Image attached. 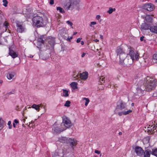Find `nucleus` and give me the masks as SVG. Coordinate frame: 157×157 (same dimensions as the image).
Listing matches in <instances>:
<instances>
[{"label": "nucleus", "mask_w": 157, "mask_h": 157, "mask_svg": "<svg viewBox=\"0 0 157 157\" xmlns=\"http://www.w3.org/2000/svg\"><path fill=\"white\" fill-rule=\"evenodd\" d=\"M147 83L145 87L143 84V81L140 80L138 82L137 85V87L136 88L137 93L140 94H142L144 90H146L148 91H150L154 89L156 86L157 84V81L156 80H147Z\"/></svg>", "instance_id": "1"}, {"label": "nucleus", "mask_w": 157, "mask_h": 157, "mask_svg": "<svg viewBox=\"0 0 157 157\" xmlns=\"http://www.w3.org/2000/svg\"><path fill=\"white\" fill-rule=\"evenodd\" d=\"M129 49V52L127 54L128 57L129 56L131 60L128 61L129 64H131L134 61L138 60L139 56V54L138 51H135L133 48H130Z\"/></svg>", "instance_id": "2"}, {"label": "nucleus", "mask_w": 157, "mask_h": 157, "mask_svg": "<svg viewBox=\"0 0 157 157\" xmlns=\"http://www.w3.org/2000/svg\"><path fill=\"white\" fill-rule=\"evenodd\" d=\"M116 52L117 56H119L120 58V63L121 64L126 65L128 63L125 59L126 57L125 53L122 49L120 47H118L116 50Z\"/></svg>", "instance_id": "3"}, {"label": "nucleus", "mask_w": 157, "mask_h": 157, "mask_svg": "<svg viewBox=\"0 0 157 157\" xmlns=\"http://www.w3.org/2000/svg\"><path fill=\"white\" fill-rule=\"evenodd\" d=\"M33 21L34 25L40 27L42 26L43 24V18L39 16H36L33 18Z\"/></svg>", "instance_id": "4"}, {"label": "nucleus", "mask_w": 157, "mask_h": 157, "mask_svg": "<svg viewBox=\"0 0 157 157\" xmlns=\"http://www.w3.org/2000/svg\"><path fill=\"white\" fill-rule=\"evenodd\" d=\"M35 109L37 112H39L40 110V108H43L44 110H46V106L45 103H40L38 105L33 104L31 107Z\"/></svg>", "instance_id": "5"}, {"label": "nucleus", "mask_w": 157, "mask_h": 157, "mask_svg": "<svg viewBox=\"0 0 157 157\" xmlns=\"http://www.w3.org/2000/svg\"><path fill=\"white\" fill-rule=\"evenodd\" d=\"M71 122L70 120L67 118H64L63 119V122L61 124V126L65 128L70 127L71 126Z\"/></svg>", "instance_id": "6"}, {"label": "nucleus", "mask_w": 157, "mask_h": 157, "mask_svg": "<svg viewBox=\"0 0 157 157\" xmlns=\"http://www.w3.org/2000/svg\"><path fill=\"white\" fill-rule=\"evenodd\" d=\"M126 106V104L125 103L122 101L120 102L117 106L115 112L116 113H117L118 111L122 110L125 108Z\"/></svg>", "instance_id": "7"}, {"label": "nucleus", "mask_w": 157, "mask_h": 157, "mask_svg": "<svg viewBox=\"0 0 157 157\" xmlns=\"http://www.w3.org/2000/svg\"><path fill=\"white\" fill-rule=\"evenodd\" d=\"M142 8L149 11H153L154 9L153 5L150 3L144 4L142 6Z\"/></svg>", "instance_id": "8"}, {"label": "nucleus", "mask_w": 157, "mask_h": 157, "mask_svg": "<svg viewBox=\"0 0 157 157\" xmlns=\"http://www.w3.org/2000/svg\"><path fill=\"white\" fill-rule=\"evenodd\" d=\"M17 31L18 32L22 33L25 31V26L22 24L20 23H17Z\"/></svg>", "instance_id": "9"}, {"label": "nucleus", "mask_w": 157, "mask_h": 157, "mask_svg": "<svg viewBox=\"0 0 157 157\" xmlns=\"http://www.w3.org/2000/svg\"><path fill=\"white\" fill-rule=\"evenodd\" d=\"M53 127L54 128L53 129L54 131L57 133H60L61 131L65 130V128L61 126V124L60 125H59L57 126H56V124H54Z\"/></svg>", "instance_id": "10"}, {"label": "nucleus", "mask_w": 157, "mask_h": 157, "mask_svg": "<svg viewBox=\"0 0 157 157\" xmlns=\"http://www.w3.org/2000/svg\"><path fill=\"white\" fill-rule=\"evenodd\" d=\"M70 1V3H67L66 5L68 6V9H70L71 6L74 7L77 6L78 4V0H69Z\"/></svg>", "instance_id": "11"}, {"label": "nucleus", "mask_w": 157, "mask_h": 157, "mask_svg": "<svg viewBox=\"0 0 157 157\" xmlns=\"http://www.w3.org/2000/svg\"><path fill=\"white\" fill-rule=\"evenodd\" d=\"M135 151L136 154L139 156H141L144 153V150L142 148L139 146H136L135 148Z\"/></svg>", "instance_id": "12"}, {"label": "nucleus", "mask_w": 157, "mask_h": 157, "mask_svg": "<svg viewBox=\"0 0 157 157\" xmlns=\"http://www.w3.org/2000/svg\"><path fill=\"white\" fill-rule=\"evenodd\" d=\"M157 126L155 124L151 125H148L147 127V130L148 132H149L150 133H153L155 132V130Z\"/></svg>", "instance_id": "13"}, {"label": "nucleus", "mask_w": 157, "mask_h": 157, "mask_svg": "<svg viewBox=\"0 0 157 157\" xmlns=\"http://www.w3.org/2000/svg\"><path fill=\"white\" fill-rule=\"evenodd\" d=\"M151 24H149L146 22H144L141 25L140 29L142 31L144 30H147L149 29L150 27Z\"/></svg>", "instance_id": "14"}, {"label": "nucleus", "mask_w": 157, "mask_h": 157, "mask_svg": "<svg viewBox=\"0 0 157 157\" xmlns=\"http://www.w3.org/2000/svg\"><path fill=\"white\" fill-rule=\"evenodd\" d=\"M88 74L87 72L85 71L80 73L79 75V78L83 80H86L88 78Z\"/></svg>", "instance_id": "15"}, {"label": "nucleus", "mask_w": 157, "mask_h": 157, "mask_svg": "<svg viewBox=\"0 0 157 157\" xmlns=\"http://www.w3.org/2000/svg\"><path fill=\"white\" fill-rule=\"evenodd\" d=\"M64 143L70 144V145L72 146H75L76 145V142L74 139L69 138V139H66V141Z\"/></svg>", "instance_id": "16"}, {"label": "nucleus", "mask_w": 157, "mask_h": 157, "mask_svg": "<svg viewBox=\"0 0 157 157\" xmlns=\"http://www.w3.org/2000/svg\"><path fill=\"white\" fill-rule=\"evenodd\" d=\"M9 54L13 58H15L18 57V53L15 52L14 51L9 48Z\"/></svg>", "instance_id": "17"}, {"label": "nucleus", "mask_w": 157, "mask_h": 157, "mask_svg": "<svg viewBox=\"0 0 157 157\" xmlns=\"http://www.w3.org/2000/svg\"><path fill=\"white\" fill-rule=\"evenodd\" d=\"M15 73L14 72H10L7 74L6 77L7 78L10 80H13L14 79L15 76Z\"/></svg>", "instance_id": "18"}, {"label": "nucleus", "mask_w": 157, "mask_h": 157, "mask_svg": "<svg viewBox=\"0 0 157 157\" xmlns=\"http://www.w3.org/2000/svg\"><path fill=\"white\" fill-rule=\"evenodd\" d=\"M152 16L150 15H147L145 17V22L150 24L152 22Z\"/></svg>", "instance_id": "19"}, {"label": "nucleus", "mask_w": 157, "mask_h": 157, "mask_svg": "<svg viewBox=\"0 0 157 157\" xmlns=\"http://www.w3.org/2000/svg\"><path fill=\"white\" fill-rule=\"evenodd\" d=\"M132 112V111L130 110H127L126 111H122L121 112H118L117 113V114L118 115L120 116H122L123 115H126L127 114H128L131 113Z\"/></svg>", "instance_id": "20"}, {"label": "nucleus", "mask_w": 157, "mask_h": 157, "mask_svg": "<svg viewBox=\"0 0 157 157\" xmlns=\"http://www.w3.org/2000/svg\"><path fill=\"white\" fill-rule=\"evenodd\" d=\"M149 29L151 32L157 33V26H151Z\"/></svg>", "instance_id": "21"}, {"label": "nucleus", "mask_w": 157, "mask_h": 157, "mask_svg": "<svg viewBox=\"0 0 157 157\" xmlns=\"http://www.w3.org/2000/svg\"><path fill=\"white\" fill-rule=\"evenodd\" d=\"M78 83L76 82H72L70 85L73 89H75L78 88Z\"/></svg>", "instance_id": "22"}, {"label": "nucleus", "mask_w": 157, "mask_h": 157, "mask_svg": "<svg viewBox=\"0 0 157 157\" xmlns=\"http://www.w3.org/2000/svg\"><path fill=\"white\" fill-rule=\"evenodd\" d=\"M63 91L62 96L64 97H67L69 96L68 91L65 89H62Z\"/></svg>", "instance_id": "23"}, {"label": "nucleus", "mask_w": 157, "mask_h": 157, "mask_svg": "<svg viewBox=\"0 0 157 157\" xmlns=\"http://www.w3.org/2000/svg\"><path fill=\"white\" fill-rule=\"evenodd\" d=\"M151 151L149 150H147L145 151L144 153V157H149L151 154Z\"/></svg>", "instance_id": "24"}, {"label": "nucleus", "mask_w": 157, "mask_h": 157, "mask_svg": "<svg viewBox=\"0 0 157 157\" xmlns=\"http://www.w3.org/2000/svg\"><path fill=\"white\" fill-rule=\"evenodd\" d=\"M152 61L154 63H157V53L153 55Z\"/></svg>", "instance_id": "25"}, {"label": "nucleus", "mask_w": 157, "mask_h": 157, "mask_svg": "<svg viewBox=\"0 0 157 157\" xmlns=\"http://www.w3.org/2000/svg\"><path fill=\"white\" fill-rule=\"evenodd\" d=\"M4 122L3 120L1 117H0V131L4 127Z\"/></svg>", "instance_id": "26"}, {"label": "nucleus", "mask_w": 157, "mask_h": 157, "mask_svg": "<svg viewBox=\"0 0 157 157\" xmlns=\"http://www.w3.org/2000/svg\"><path fill=\"white\" fill-rule=\"evenodd\" d=\"M151 154L152 155L157 157V148L152 149L151 152Z\"/></svg>", "instance_id": "27"}, {"label": "nucleus", "mask_w": 157, "mask_h": 157, "mask_svg": "<svg viewBox=\"0 0 157 157\" xmlns=\"http://www.w3.org/2000/svg\"><path fill=\"white\" fill-rule=\"evenodd\" d=\"M56 9L57 10H59V12L61 13H65L64 10L60 7H57Z\"/></svg>", "instance_id": "28"}, {"label": "nucleus", "mask_w": 157, "mask_h": 157, "mask_svg": "<svg viewBox=\"0 0 157 157\" xmlns=\"http://www.w3.org/2000/svg\"><path fill=\"white\" fill-rule=\"evenodd\" d=\"M3 26L5 27L6 30L8 28L9 26V23L7 21H6L3 24Z\"/></svg>", "instance_id": "29"}, {"label": "nucleus", "mask_w": 157, "mask_h": 157, "mask_svg": "<svg viewBox=\"0 0 157 157\" xmlns=\"http://www.w3.org/2000/svg\"><path fill=\"white\" fill-rule=\"evenodd\" d=\"M83 101L85 100L86 101L85 103V105L86 106L88 105V104L89 103L90 101L89 99L86 98H84L82 99Z\"/></svg>", "instance_id": "30"}, {"label": "nucleus", "mask_w": 157, "mask_h": 157, "mask_svg": "<svg viewBox=\"0 0 157 157\" xmlns=\"http://www.w3.org/2000/svg\"><path fill=\"white\" fill-rule=\"evenodd\" d=\"M115 9H112L111 8H109V10L107 11V12L109 13V14H111L113 12V11H115Z\"/></svg>", "instance_id": "31"}, {"label": "nucleus", "mask_w": 157, "mask_h": 157, "mask_svg": "<svg viewBox=\"0 0 157 157\" xmlns=\"http://www.w3.org/2000/svg\"><path fill=\"white\" fill-rule=\"evenodd\" d=\"M71 102L69 101H67L64 105V106L66 107H69L70 106V104Z\"/></svg>", "instance_id": "32"}, {"label": "nucleus", "mask_w": 157, "mask_h": 157, "mask_svg": "<svg viewBox=\"0 0 157 157\" xmlns=\"http://www.w3.org/2000/svg\"><path fill=\"white\" fill-rule=\"evenodd\" d=\"M37 43L41 42V44H43L44 41L41 38H39L37 40Z\"/></svg>", "instance_id": "33"}, {"label": "nucleus", "mask_w": 157, "mask_h": 157, "mask_svg": "<svg viewBox=\"0 0 157 157\" xmlns=\"http://www.w3.org/2000/svg\"><path fill=\"white\" fill-rule=\"evenodd\" d=\"M3 5L5 7H6L7 6V4L8 3V2L7 0H3Z\"/></svg>", "instance_id": "34"}, {"label": "nucleus", "mask_w": 157, "mask_h": 157, "mask_svg": "<svg viewBox=\"0 0 157 157\" xmlns=\"http://www.w3.org/2000/svg\"><path fill=\"white\" fill-rule=\"evenodd\" d=\"M105 81V78H102V77L101 78H100V81L101 82L102 84V82H104Z\"/></svg>", "instance_id": "35"}, {"label": "nucleus", "mask_w": 157, "mask_h": 157, "mask_svg": "<svg viewBox=\"0 0 157 157\" xmlns=\"http://www.w3.org/2000/svg\"><path fill=\"white\" fill-rule=\"evenodd\" d=\"M96 24V22L95 21H92L90 22V26L92 27V25H94Z\"/></svg>", "instance_id": "36"}, {"label": "nucleus", "mask_w": 157, "mask_h": 157, "mask_svg": "<svg viewBox=\"0 0 157 157\" xmlns=\"http://www.w3.org/2000/svg\"><path fill=\"white\" fill-rule=\"evenodd\" d=\"M8 125L9 126V129H11L12 128V125L11 124V122L10 121H9L8 122Z\"/></svg>", "instance_id": "37"}, {"label": "nucleus", "mask_w": 157, "mask_h": 157, "mask_svg": "<svg viewBox=\"0 0 157 157\" xmlns=\"http://www.w3.org/2000/svg\"><path fill=\"white\" fill-rule=\"evenodd\" d=\"M66 23L70 25L71 26H72L73 25L71 21H67Z\"/></svg>", "instance_id": "38"}, {"label": "nucleus", "mask_w": 157, "mask_h": 157, "mask_svg": "<svg viewBox=\"0 0 157 157\" xmlns=\"http://www.w3.org/2000/svg\"><path fill=\"white\" fill-rule=\"evenodd\" d=\"M101 17L99 15H97L96 16V19L99 20L100 19Z\"/></svg>", "instance_id": "39"}, {"label": "nucleus", "mask_w": 157, "mask_h": 157, "mask_svg": "<svg viewBox=\"0 0 157 157\" xmlns=\"http://www.w3.org/2000/svg\"><path fill=\"white\" fill-rule=\"evenodd\" d=\"M49 3L51 5H52L54 4V0H50Z\"/></svg>", "instance_id": "40"}, {"label": "nucleus", "mask_w": 157, "mask_h": 157, "mask_svg": "<svg viewBox=\"0 0 157 157\" xmlns=\"http://www.w3.org/2000/svg\"><path fill=\"white\" fill-rule=\"evenodd\" d=\"M95 153L96 154H99L100 153V152L98 150H96L95 151Z\"/></svg>", "instance_id": "41"}, {"label": "nucleus", "mask_w": 157, "mask_h": 157, "mask_svg": "<svg viewBox=\"0 0 157 157\" xmlns=\"http://www.w3.org/2000/svg\"><path fill=\"white\" fill-rule=\"evenodd\" d=\"M81 39V38L80 39V38H79V42H81V44L82 45H83L84 44V42L83 41H80V40Z\"/></svg>", "instance_id": "42"}, {"label": "nucleus", "mask_w": 157, "mask_h": 157, "mask_svg": "<svg viewBox=\"0 0 157 157\" xmlns=\"http://www.w3.org/2000/svg\"><path fill=\"white\" fill-rule=\"evenodd\" d=\"M144 36H142L141 37H140V40L141 41H143L144 40Z\"/></svg>", "instance_id": "43"}, {"label": "nucleus", "mask_w": 157, "mask_h": 157, "mask_svg": "<svg viewBox=\"0 0 157 157\" xmlns=\"http://www.w3.org/2000/svg\"><path fill=\"white\" fill-rule=\"evenodd\" d=\"M24 117H25V118L23 119L22 120V121H23L24 123H25V119H27V117H25V116H24Z\"/></svg>", "instance_id": "44"}, {"label": "nucleus", "mask_w": 157, "mask_h": 157, "mask_svg": "<svg viewBox=\"0 0 157 157\" xmlns=\"http://www.w3.org/2000/svg\"><path fill=\"white\" fill-rule=\"evenodd\" d=\"M72 36L70 38H68L67 39V41H70L72 39Z\"/></svg>", "instance_id": "45"}, {"label": "nucleus", "mask_w": 157, "mask_h": 157, "mask_svg": "<svg viewBox=\"0 0 157 157\" xmlns=\"http://www.w3.org/2000/svg\"><path fill=\"white\" fill-rule=\"evenodd\" d=\"M86 55V53H83L82 54V55H81V57H83L85 56V55Z\"/></svg>", "instance_id": "46"}, {"label": "nucleus", "mask_w": 157, "mask_h": 157, "mask_svg": "<svg viewBox=\"0 0 157 157\" xmlns=\"http://www.w3.org/2000/svg\"><path fill=\"white\" fill-rule=\"evenodd\" d=\"M43 44H41V42H40V43H37V44L38 46H40L42 45Z\"/></svg>", "instance_id": "47"}, {"label": "nucleus", "mask_w": 157, "mask_h": 157, "mask_svg": "<svg viewBox=\"0 0 157 157\" xmlns=\"http://www.w3.org/2000/svg\"><path fill=\"white\" fill-rule=\"evenodd\" d=\"M14 122L16 124H17L18 123V121L16 120H14Z\"/></svg>", "instance_id": "48"}, {"label": "nucleus", "mask_w": 157, "mask_h": 157, "mask_svg": "<svg viewBox=\"0 0 157 157\" xmlns=\"http://www.w3.org/2000/svg\"><path fill=\"white\" fill-rule=\"evenodd\" d=\"M100 38L102 39V40L103 39V36L101 35H100Z\"/></svg>", "instance_id": "49"}, {"label": "nucleus", "mask_w": 157, "mask_h": 157, "mask_svg": "<svg viewBox=\"0 0 157 157\" xmlns=\"http://www.w3.org/2000/svg\"><path fill=\"white\" fill-rule=\"evenodd\" d=\"M29 57L30 58H33V56L31 55H29Z\"/></svg>", "instance_id": "50"}, {"label": "nucleus", "mask_w": 157, "mask_h": 157, "mask_svg": "<svg viewBox=\"0 0 157 157\" xmlns=\"http://www.w3.org/2000/svg\"><path fill=\"white\" fill-rule=\"evenodd\" d=\"M94 41L96 42H98L99 40L97 39H95L94 40Z\"/></svg>", "instance_id": "51"}, {"label": "nucleus", "mask_w": 157, "mask_h": 157, "mask_svg": "<svg viewBox=\"0 0 157 157\" xmlns=\"http://www.w3.org/2000/svg\"><path fill=\"white\" fill-rule=\"evenodd\" d=\"M118 134L119 135H121L122 134V133L121 132H119Z\"/></svg>", "instance_id": "52"}, {"label": "nucleus", "mask_w": 157, "mask_h": 157, "mask_svg": "<svg viewBox=\"0 0 157 157\" xmlns=\"http://www.w3.org/2000/svg\"><path fill=\"white\" fill-rule=\"evenodd\" d=\"M76 76L77 77V75H76V76H75V75H74L73 76L74 78H75V79H76Z\"/></svg>", "instance_id": "53"}, {"label": "nucleus", "mask_w": 157, "mask_h": 157, "mask_svg": "<svg viewBox=\"0 0 157 157\" xmlns=\"http://www.w3.org/2000/svg\"><path fill=\"white\" fill-rule=\"evenodd\" d=\"M13 126L14 127V128L15 127V124L14 123H13Z\"/></svg>", "instance_id": "54"}, {"label": "nucleus", "mask_w": 157, "mask_h": 157, "mask_svg": "<svg viewBox=\"0 0 157 157\" xmlns=\"http://www.w3.org/2000/svg\"><path fill=\"white\" fill-rule=\"evenodd\" d=\"M77 33V32H75L73 33V35H75Z\"/></svg>", "instance_id": "55"}, {"label": "nucleus", "mask_w": 157, "mask_h": 157, "mask_svg": "<svg viewBox=\"0 0 157 157\" xmlns=\"http://www.w3.org/2000/svg\"><path fill=\"white\" fill-rule=\"evenodd\" d=\"M78 41H79V40H78V38L77 39V40H76V42L77 43H78Z\"/></svg>", "instance_id": "56"}, {"label": "nucleus", "mask_w": 157, "mask_h": 157, "mask_svg": "<svg viewBox=\"0 0 157 157\" xmlns=\"http://www.w3.org/2000/svg\"><path fill=\"white\" fill-rule=\"evenodd\" d=\"M131 105H132V106H134V103H132V104H131Z\"/></svg>", "instance_id": "57"}, {"label": "nucleus", "mask_w": 157, "mask_h": 157, "mask_svg": "<svg viewBox=\"0 0 157 157\" xmlns=\"http://www.w3.org/2000/svg\"><path fill=\"white\" fill-rule=\"evenodd\" d=\"M2 42L0 41V44H2Z\"/></svg>", "instance_id": "58"}, {"label": "nucleus", "mask_w": 157, "mask_h": 157, "mask_svg": "<svg viewBox=\"0 0 157 157\" xmlns=\"http://www.w3.org/2000/svg\"><path fill=\"white\" fill-rule=\"evenodd\" d=\"M23 116H24V113H23Z\"/></svg>", "instance_id": "59"}, {"label": "nucleus", "mask_w": 157, "mask_h": 157, "mask_svg": "<svg viewBox=\"0 0 157 157\" xmlns=\"http://www.w3.org/2000/svg\"><path fill=\"white\" fill-rule=\"evenodd\" d=\"M155 2H157V0H156Z\"/></svg>", "instance_id": "60"}, {"label": "nucleus", "mask_w": 157, "mask_h": 157, "mask_svg": "<svg viewBox=\"0 0 157 157\" xmlns=\"http://www.w3.org/2000/svg\"><path fill=\"white\" fill-rule=\"evenodd\" d=\"M94 157H97V156H95Z\"/></svg>", "instance_id": "61"}, {"label": "nucleus", "mask_w": 157, "mask_h": 157, "mask_svg": "<svg viewBox=\"0 0 157 157\" xmlns=\"http://www.w3.org/2000/svg\"><path fill=\"white\" fill-rule=\"evenodd\" d=\"M1 13V11H0V13Z\"/></svg>", "instance_id": "62"}]
</instances>
